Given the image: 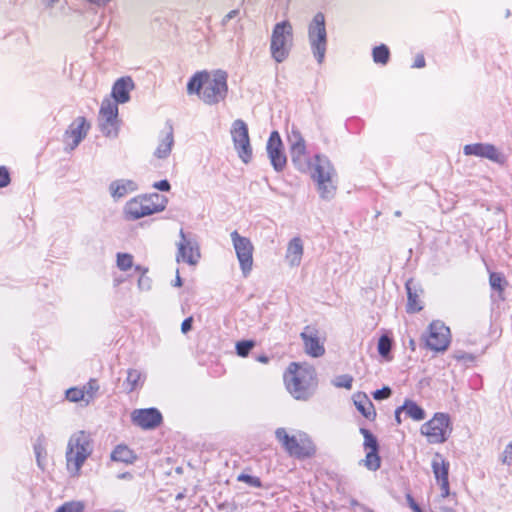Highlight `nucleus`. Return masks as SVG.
I'll use <instances>...</instances> for the list:
<instances>
[{"label":"nucleus","instance_id":"1","mask_svg":"<svg viewBox=\"0 0 512 512\" xmlns=\"http://www.w3.org/2000/svg\"><path fill=\"white\" fill-rule=\"evenodd\" d=\"M284 381L289 393L297 400H307L317 386L315 368L306 363L293 362L284 374Z\"/></svg>","mask_w":512,"mask_h":512},{"label":"nucleus","instance_id":"2","mask_svg":"<svg viewBox=\"0 0 512 512\" xmlns=\"http://www.w3.org/2000/svg\"><path fill=\"white\" fill-rule=\"evenodd\" d=\"M92 453L93 440L88 432L80 430L70 436L65 452V460L66 469L71 477L81 475V469Z\"/></svg>","mask_w":512,"mask_h":512},{"label":"nucleus","instance_id":"3","mask_svg":"<svg viewBox=\"0 0 512 512\" xmlns=\"http://www.w3.org/2000/svg\"><path fill=\"white\" fill-rule=\"evenodd\" d=\"M308 173L316 184L317 191L323 200H331L336 194L337 174L327 156L316 154L310 162Z\"/></svg>","mask_w":512,"mask_h":512},{"label":"nucleus","instance_id":"4","mask_svg":"<svg viewBox=\"0 0 512 512\" xmlns=\"http://www.w3.org/2000/svg\"><path fill=\"white\" fill-rule=\"evenodd\" d=\"M275 437L285 452L296 459L311 458L316 454V447L311 438L298 431L295 435H289L285 428H277Z\"/></svg>","mask_w":512,"mask_h":512},{"label":"nucleus","instance_id":"5","mask_svg":"<svg viewBox=\"0 0 512 512\" xmlns=\"http://www.w3.org/2000/svg\"><path fill=\"white\" fill-rule=\"evenodd\" d=\"M166 204V197L158 193H152L148 196H138L128 201L124 207V213L127 219L137 220L163 211Z\"/></svg>","mask_w":512,"mask_h":512},{"label":"nucleus","instance_id":"6","mask_svg":"<svg viewBox=\"0 0 512 512\" xmlns=\"http://www.w3.org/2000/svg\"><path fill=\"white\" fill-rule=\"evenodd\" d=\"M293 45V27L287 20L275 24L271 34L270 53L277 62H284Z\"/></svg>","mask_w":512,"mask_h":512},{"label":"nucleus","instance_id":"7","mask_svg":"<svg viewBox=\"0 0 512 512\" xmlns=\"http://www.w3.org/2000/svg\"><path fill=\"white\" fill-rule=\"evenodd\" d=\"M308 41L311 52L318 64H322L327 51V31L325 16L322 12L314 15L308 25Z\"/></svg>","mask_w":512,"mask_h":512},{"label":"nucleus","instance_id":"8","mask_svg":"<svg viewBox=\"0 0 512 512\" xmlns=\"http://www.w3.org/2000/svg\"><path fill=\"white\" fill-rule=\"evenodd\" d=\"M228 75L223 70H216L209 73L204 86V91L200 94V99L208 105H215L224 101L228 94Z\"/></svg>","mask_w":512,"mask_h":512},{"label":"nucleus","instance_id":"9","mask_svg":"<svg viewBox=\"0 0 512 512\" xmlns=\"http://www.w3.org/2000/svg\"><path fill=\"white\" fill-rule=\"evenodd\" d=\"M421 434L431 444L444 443L452 432L450 417L446 413H436L432 419L421 426Z\"/></svg>","mask_w":512,"mask_h":512},{"label":"nucleus","instance_id":"10","mask_svg":"<svg viewBox=\"0 0 512 512\" xmlns=\"http://www.w3.org/2000/svg\"><path fill=\"white\" fill-rule=\"evenodd\" d=\"M230 134L238 157L245 164L249 163L252 159L253 152L247 124L242 119L233 121Z\"/></svg>","mask_w":512,"mask_h":512},{"label":"nucleus","instance_id":"11","mask_svg":"<svg viewBox=\"0 0 512 512\" xmlns=\"http://www.w3.org/2000/svg\"><path fill=\"white\" fill-rule=\"evenodd\" d=\"M232 244L240 264L242 274L246 277L252 270L254 246L251 240L241 236L236 230L230 234Z\"/></svg>","mask_w":512,"mask_h":512},{"label":"nucleus","instance_id":"12","mask_svg":"<svg viewBox=\"0 0 512 512\" xmlns=\"http://www.w3.org/2000/svg\"><path fill=\"white\" fill-rule=\"evenodd\" d=\"M179 236L180 240L177 243L176 261L196 265L201 257L196 236L192 233H185L183 229L180 230Z\"/></svg>","mask_w":512,"mask_h":512},{"label":"nucleus","instance_id":"13","mask_svg":"<svg viewBox=\"0 0 512 512\" xmlns=\"http://www.w3.org/2000/svg\"><path fill=\"white\" fill-rule=\"evenodd\" d=\"M451 341L450 329L439 320L433 321L428 327L426 346L433 351H446Z\"/></svg>","mask_w":512,"mask_h":512},{"label":"nucleus","instance_id":"14","mask_svg":"<svg viewBox=\"0 0 512 512\" xmlns=\"http://www.w3.org/2000/svg\"><path fill=\"white\" fill-rule=\"evenodd\" d=\"M291 142L290 157L295 168L300 172H306L311 167L312 158L309 157L306 143L299 132L293 131L289 138Z\"/></svg>","mask_w":512,"mask_h":512},{"label":"nucleus","instance_id":"15","mask_svg":"<svg viewBox=\"0 0 512 512\" xmlns=\"http://www.w3.org/2000/svg\"><path fill=\"white\" fill-rule=\"evenodd\" d=\"M300 337L307 355L318 358L325 354L324 341L320 338L317 328L309 325L305 326Z\"/></svg>","mask_w":512,"mask_h":512},{"label":"nucleus","instance_id":"16","mask_svg":"<svg viewBox=\"0 0 512 512\" xmlns=\"http://www.w3.org/2000/svg\"><path fill=\"white\" fill-rule=\"evenodd\" d=\"M267 153L273 168L281 172L287 163V158L283 150V143L277 131H273L267 141Z\"/></svg>","mask_w":512,"mask_h":512},{"label":"nucleus","instance_id":"17","mask_svg":"<svg viewBox=\"0 0 512 512\" xmlns=\"http://www.w3.org/2000/svg\"><path fill=\"white\" fill-rule=\"evenodd\" d=\"M431 467L436 481L440 485L441 499H445L450 494L449 488V462L444 459L440 453H436L432 459Z\"/></svg>","mask_w":512,"mask_h":512},{"label":"nucleus","instance_id":"18","mask_svg":"<svg viewBox=\"0 0 512 512\" xmlns=\"http://www.w3.org/2000/svg\"><path fill=\"white\" fill-rule=\"evenodd\" d=\"M131 420L134 425L145 429H154L162 422V415L156 408L135 409L131 413Z\"/></svg>","mask_w":512,"mask_h":512},{"label":"nucleus","instance_id":"19","mask_svg":"<svg viewBox=\"0 0 512 512\" xmlns=\"http://www.w3.org/2000/svg\"><path fill=\"white\" fill-rule=\"evenodd\" d=\"M90 129L84 117H77L65 132L66 143L71 150L75 149L80 142L86 137Z\"/></svg>","mask_w":512,"mask_h":512},{"label":"nucleus","instance_id":"20","mask_svg":"<svg viewBox=\"0 0 512 512\" xmlns=\"http://www.w3.org/2000/svg\"><path fill=\"white\" fill-rule=\"evenodd\" d=\"M465 155H474L478 157L487 158L497 163L504 162V156L492 144L475 143L464 146Z\"/></svg>","mask_w":512,"mask_h":512},{"label":"nucleus","instance_id":"21","mask_svg":"<svg viewBox=\"0 0 512 512\" xmlns=\"http://www.w3.org/2000/svg\"><path fill=\"white\" fill-rule=\"evenodd\" d=\"M174 146L173 126L167 124L165 130L161 132L159 144L154 151V156L158 159H166Z\"/></svg>","mask_w":512,"mask_h":512},{"label":"nucleus","instance_id":"22","mask_svg":"<svg viewBox=\"0 0 512 512\" xmlns=\"http://www.w3.org/2000/svg\"><path fill=\"white\" fill-rule=\"evenodd\" d=\"M134 88V82L131 77H122L118 79L113 87L111 96L116 103H126L130 100V91Z\"/></svg>","mask_w":512,"mask_h":512},{"label":"nucleus","instance_id":"23","mask_svg":"<svg viewBox=\"0 0 512 512\" xmlns=\"http://www.w3.org/2000/svg\"><path fill=\"white\" fill-rule=\"evenodd\" d=\"M137 189L138 186L136 182L129 179L115 180L109 185L110 194L115 200L123 198Z\"/></svg>","mask_w":512,"mask_h":512},{"label":"nucleus","instance_id":"24","mask_svg":"<svg viewBox=\"0 0 512 512\" xmlns=\"http://www.w3.org/2000/svg\"><path fill=\"white\" fill-rule=\"evenodd\" d=\"M303 243L299 237H294L288 243L286 251V260L290 266H299L303 256Z\"/></svg>","mask_w":512,"mask_h":512},{"label":"nucleus","instance_id":"25","mask_svg":"<svg viewBox=\"0 0 512 512\" xmlns=\"http://www.w3.org/2000/svg\"><path fill=\"white\" fill-rule=\"evenodd\" d=\"M146 376L137 369H129L124 381V387L128 393L141 388L145 382Z\"/></svg>","mask_w":512,"mask_h":512},{"label":"nucleus","instance_id":"26","mask_svg":"<svg viewBox=\"0 0 512 512\" xmlns=\"http://www.w3.org/2000/svg\"><path fill=\"white\" fill-rule=\"evenodd\" d=\"M357 410L367 419L373 420L376 417L374 405L365 394H358L354 400Z\"/></svg>","mask_w":512,"mask_h":512},{"label":"nucleus","instance_id":"27","mask_svg":"<svg viewBox=\"0 0 512 512\" xmlns=\"http://www.w3.org/2000/svg\"><path fill=\"white\" fill-rule=\"evenodd\" d=\"M209 72L200 71L195 73L187 84L188 94H197L200 97L202 91H204L205 83L208 79Z\"/></svg>","mask_w":512,"mask_h":512},{"label":"nucleus","instance_id":"28","mask_svg":"<svg viewBox=\"0 0 512 512\" xmlns=\"http://www.w3.org/2000/svg\"><path fill=\"white\" fill-rule=\"evenodd\" d=\"M405 415L414 421H422L426 417V413L422 407L412 400H405L404 404L400 406Z\"/></svg>","mask_w":512,"mask_h":512},{"label":"nucleus","instance_id":"29","mask_svg":"<svg viewBox=\"0 0 512 512\" xmlns=\"http://www.w3.org/2000/svg\"><path fill=\"white\" fill-rule=\"evenodd\" d=\"M413 281L408 280L406 282V290H407V296H408V302H407V312L408 313H415L422 310L421 301L419 299V295L417 294L416 289H413Z\"/></svg>","mask_w":512,"mask_h":512},{"label":"nucleus","instance_id":"30","mask_svg":"<svg viewBox=\"0 0 512 512\" xmlns=\"http://www.w3.org/2000/svg\"><path fill=\"white\" fill-rule=\"evenodd\" d=\"M118 103L110 98H105L100 107L99 117L118 119Z\"/></svg>","mask_w":512,"mask_h":512},{"label":"nucleus","instance_id":"31","mask_svg":"<svg viewBox=\"0 0 512 512\" xmlns=\"http://www.w3.org/2000/svg\"><path fill=\"white\" fill-rule=\"evenodd\" d=\"M135 456L125 445H118L111 453V459L117 462L132 463Z\"/></svg>","mask_w":512,"mask_h":512},{"label":"nucleus","instance_id":"32","mask_svg":"<svg viewBox=\"0 0 512 512\" xmlns=\"http://www.w3.org/2000/svg\"><path fill=\"white\" fill-rule=\"evenodd\" d=\"M101 132L107 137H116L118 134V119L99 117Z\"/></svg>","mask_w":512,"mask_h":512},{"label":"nucleus","instance_id":"33","mask_svg":"<svg viewBox=\"0 0 512 512\" xmlns=\"http://www.w3.org/2000/svg\"><path fill=\"white\" fill-rule=\"evenodd\" d=\"M372 56L376 64L385 65L389 61L390 52L386 45L381 44L373 49Z\"/></svg>","mask_w":512,"mask_h":512},{"label":"nucleus","instance_id":"34","mask_svg":"<svg viewBox=\"0 0 512 512\" xmlns=\"http://www.w3.org/2000/svg\"><path fill=\"white\" fill-rule=\"evenodd\" d=\"M360 433L364 437L363 446L367 451H378L379 445L377 438L366 428H360Z\"/></svg>","mask_w":512,"mask_h":512},{"label":"nucleus","instance_id":"35","mask_svg":"<svg viewBox=\"0 0 512 512\" xmlns=\"http://www.w3.org/2000/svg\"><path fill=\"white\" fill-rule=\"evenodd\" d=\"M364 466L371 470L376 471L381 466V459L378 454V451H367L366 457L363 460Z\"/></svg>","mask_w":512,"mask_h":512},{"label":"nucleus","instance_id":"36","mask_svg":"<svg viewBox=\"0 0 512 512\" xmlns=\"http://www.w3.org/2000/svg\"><path fill=\"white\" fill-rule=\"evenodd\" d=\"M34 453L36 455L37 464L39 467H41L42 459H44L47 455L46 453V447H45V437L44 435L38 436L34 443Z\"/></svg>","mask_w":512,"mask_h":512},{"label":"nucleus","instance_id":"37","mask_svg":"<svg viewBox=\"0 0 512 512\" xmlns=\"http://www.w3.org/2000/svg\"><path fill=\"white\" fill-rule=\"evenodd\" d=\"M117 266L122 271L129 270L133 266V256L128 253H118Z\"/></svg>","mask_w":512,"mask_h":512},{"label":"nucleus","instance_id":"38","mask_svg":"<svg viewBox=\"0 0 512 512\" xmlns=\"http://www.w3.org/2000/svg\"><path fill=\"white\" fill-rule=\"evenodd\" d=\"M84 504L79 501L66 502L56 509L55 512H83Z\"/></svg>","mask_w":512,"mask_h":512},{"label":"nucleus","instance_id":"39","mask_svg":"<svg viewBox=\"0 0 512 512\" xmlns=\"http://www.w3.org/2000/svg\"><path fill=\"white\" fill-rule=\"evenodd\" d=\"M489 283L492 289L502 292L506 281L500 273L493 272L490 274Z\"/></svg>","mask_w":512,"mask_h":512},{"label":"nucleus","instance_id":"40","mask_svg":"<svg viewBox=\"0 0 512 512\" xmlns=\"http://www.w3.org/2000/svg\"><path fill=\"white\" fill-rule=\"evenodd\" d=\"M254 346L255 342L252 340L239 341L236 344L237 354L241 357H246Z\"/></svg>","mask_w":512,"mask_h":512},{"label":"nucleus","instance_id":"41","mask_svg":"<svg viewBox=\"0 0 512 512\" xmlns=\"http://www.w3.org/2000/svg\"><path fill=\"white\" fill-rule=\"evenodd\" d=\"M66 398L71 402L86 401L85 391L80 388H70L66 391Z\"/></svg>","mask_w":512,"mask_h":512},{"label":"nucleus","instance_id":"42","mask_svg":"<svg viewBox=\"0 0 512 512\" xmlns=\"http://www.w3.org/2000/svg\"><path fill=\"white\" fill-rule=\"evenodd\" d=\"M353 378L350 375H340L333 380V385L338 388L351 389Z\"/></svg>","mask_w":512,"mask_h":512},{"label":"nucleus","instance_id":"43","mask_svg":"<svg viewBox=\"0 0 512 512\" xmlns=\"http://www.w3.org/2000/svg\"><path fill=\"white\" fill-rule=\"evenodd\" d=\"M237 480L240 482H244L252 487H256V488L262 487V482H261L260 478L256 477V476L242 473L237 477Z\"/></svg>","mask_w":512,"mask_h":512},{"label":"nucleus","instance_id":"44","mask_svg":"<svg viewBox=\"0 0 512 512\" xmlns=\"http://www.w3.org/2000/svg\"><path fill=\"white\" fill-rule=\"evenodd\" d=\"M82 389H84L85 395H88V398H86V403H89L93 399L95 393L98 391L99 385L95 379H91Z\"/></svg>","mask_w":512,"mask_h":512},{"label":"nucleus","instance_id":"45","mask_svg":"<svg viewBox=\"0 0 512 512\" xmlns=\"http://www.w3.org/2000/svg\"><path fill=\"white\" fill-rule=\"evenodd\" d=\"M391 350V340L387 336H381L378 341V352L381 356H386Z\"/></svg>","mask_w":512,"mask_h":512},{"label":"nucleus","instance_id":"46","mask_svg":"<svg viewBox=\"0 0 512 512\" xmlns=\"http://www.w3.org/2000/svg\"><path fill=\"white\" fill-rule=\"evenodd\" d=\"M501 461L503 464L512 465V442L505 447Z\"/></svg>","mask_w":512,"mask_h":512},{"label":"nucleus","instance_id":"47","mask_svg":"<svg viewBox=\"0 0 512 512\" xmlns=\"http://www.w3.org/2000/svg\"><path fill=\"white\" fill-rule=\"evenodd\" d=\"M453 358L457 361L463 362H472L474 360V356L472 354L466 353L464 351H455Z\"/></svg>","mask_w":512,"mask_h":512},{"label":"nucleus","instance_id":"48","mask_svg":"<svg viewBox=\"0 0 512 512\" xmlns=\"http://www.w3.org/2000/svg\"><path fill=\"white\" fill-rule=\"evenodd\" d=\"M391 393H392V391L389 387H383L382 389L376 390L373 393V397L376 400H383V399H387L388 397H390Z\"/></svg>","mask_w":512,"mask_h":512},{"label":"nucleus","instance_id":"49","mask_svg":"<svg viewBox=\"0 0 512 512\" xmlns=\"http://www.w3.org/2000/svg\"><path fill=\"white\" fill-rule=\"evenodd\" d=\"M10 183V175L4 166H0V188L6 187Z\"/></svg>","mask_w":512,"mask_h":512},{"label":"nucleus","instance_id":"50","mask_svg":"<svg viewBox=\"0 0 512 512\" xmlns=\"http://www.w3.org/2000/svg\"><path fill=\"white\" fill-rule=\"evenodd\" d=\"M151 281L148 277H145L143 275L140 276L138 280V287L141 290H148L150 288Z\"/></svg>","mask_w":512,"mask_h":512},{"label":"nucleus","instance_id":"51","mask_svg":"<svg viewBox=\"0 0 512 512\" xmlns=\"http://www.w3.org/2000/svg\"><path fill=\"white\" fill-rule=\"evenodd\" d=\"M153 187L160 191H169L170 190V184L167 180H161V181L155 182L153 184Z\"/></svg>","mask_w":512,"mask_h":512},{"label":"nucleus","instance_id":"52","mask_svg":"<svg viewBox=\"0 0 512 512\" xmlns=\"http://www.w3.org/2000/svg\"><path fill=\"white\" fill-rule=\"evenodd\" d=\"M192 322H193L192 317H188L182 322V324H181L182 333L186 334L187 332H189L191 330Z\"/></svg>","mask_w":512,"mask_h":512},{"label":"nucleus","instance_id":"53","mask_svg":"<svg viewBox=\"0 0 512 512\" xmlns=\"http://www.w3.org/2000/svg\"><path fill=\"white\" fill-rule=\"evenodd\" d=\"M238 14H239L238 9L231 10L224 16V18L222 20V24L225 26L231 19L235 18Z\"/></svg>","mask_w":512,"mask_h":512},{"label":"nucleus","instance_id":"54","mask_svg":"<svg viewBox=\"0 0 512 512\" xmlns=\"http://www.w3.org/2000/svg\"><path fill=\"white\" fill-rule=\"evenodd\" d=\"M424 66H425L424 56L422 54L417 55L412 67L413 68H423Z\"/></svg>","mask_w":512,"mask_h":512},{"label":"nucleus","instance_id":"55","mask_svg":"<svg viewBox=\"0 0 512 512\" xmlns=\"http://www.w3.org/2000/svg\"><path fill=\"white\" fill-rule=\"evenodd\" d=\"M433 512H455V511L453 508L439 503V505H435Z\"/></svg>","mask_w":512,"mask_h":512},{"label":"nucleus","instance_id":"56","mask_svg":"<svg viewBox=\"0 0 512 512\" xmlns=\"http://www.w3.org/2000/svg\"><path fill=\"white\" fill-rule=\"evenodd\" d=\"M407 500H408V503H409L411 509L414 512H422V510L419 507V505L414 501V499L410 495L407 496Z\"/></svg>","mask_w":512,"mask_h":512},{"label":"nucleus","instance_id":"57","mask_svg":"<svg viewBox=\"0 0 512 512\" xmlns=\"http://www.w3.org/2000/svg\"><path fill=\"white\" fill-rule=\"evenodd\" d=\"M402 413H404L403 410H400V407H398L395 411V420H396L397 424H401V422H402V419H401Z\"/></svg>","mask_w":512,"mask_h":512},{"label":"nucleus","instance_id":"58","mask_svg":"<svg viewBox=\"0 0 512 512\" xmlns=\"http://www.w3.org/2000/svg\"><path fill=\"white\" fill-rule=\"evenodd\" d=\"M43 5L46 7H53L55 3H57L59 0H41Z\"/></svg>","mask_w":512,"mask_h":512},{"label":"nucleus","instance_id":"59","mask_svg":"<svg viewBox=\"0 0 512 512\" xmlns=\"http://www.w3.org/2000/svg\"><path fill=\"white\" fill-rule=\"evenodd\" d=\"M256 360L258 362H261V363H264V364H267L269 362V357L266 356V355H260L256 358Z\"/></svg>","mask_w":512,"mask_h":512},{"label":"nucleus","instance_id":"60","mask_svg":"<svg viewBox=\"0 0 512 512\" xmlns=\"http://www.w3.org/2000/svg\"><path fill=\"white\" fill-rule=\"evenodd\" d=\"M175 287H180L182 286V279L179 275V271H177V274H176V279L174 281V284H173Z\"/></svg>","mask_w":512,"mask_h":512},{"label":"nucleus","instance_id":"61","mask_svg":"<svg viewBox=\"0 0 512 512\" xmlns=\"http://www.w3.org/2000/svg\"><path fill=\"white\" fill-rule=\"evenodd\" d=\"M91 3L97 4V5H103L109 2L110 0H88Z\"/></svg>","mask_w":512,"mask_h":512},{"label":"nucleus","instance_id":"62","mask_svg":"<svg viewBox=\"0 0 512 512\" xmlns=\"http://www.w3.org/2000/svg\"><path fill=\"white\" fill-rule=\"evenodd\" d=\"M135 270H136V271H138V272H140V273H141V275H143V276H144V274L147 272V269L142 268L141 266H136V267H135Z\"/></svg>","mask_w":512,"mask_h":512},{"label":"nucleus","instance_id":"63","mask_svg":"<svg viewBox=\"0 0 512 512\" xmlns=\"http://www.w3.org/2000/svg\"><path fill=\"white\" fill-rule=\"evenodd\" d=\"M350 504H351V506H359L360 508H361V506H363L356 499H351Z\"/></svg>","mask_w":512,"mask_h":512},{"label":"nucleus","instance_id":"64","mask_svg":"<svg viewBox=\"0 0 512 512\" xmlns=\"http://www.w3.org/2000/svg\"><path fill=\"white\" fill-rule=\"evenodd\" d=\"M361 509L363 510V512H374L373 510H371L370 508H368L366 506H361Z\"/></svg>","mask_w":512,"mask_h":512}]
</instances>
